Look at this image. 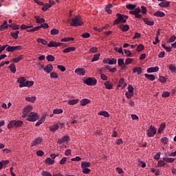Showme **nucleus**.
I'll return each instance as SVG.
<instances>
[{
  "instance_id": "28",
  "label": "nucleus",
  "mask_w": 176,
  "mask_h": 176,
  "mask_svg": "<svg viewBox=\"0 0 176 176\" xmlns=\"http://www.w3.org/2000/svg\"><path fill=\"white\" fill-rule=\"evenodd\" d=\"M169 70L172 74H176V66L174 64H170L168 65Z\"/></svg>"
},
{
  "instance_id": "60",
  "label": "nucleus",
  "mask_w": 176,
  "mask_h": 176,
  "mask_svg": "<svg viewBox=\"0 0 176 176\" xmlns=\"http://www.w3.org/2000/svg\"><path fill=\"white\" fill-rule=\"evenodd\" d=\"M57 68L61 71V72H65V67L63 66V65H58L57 66Z\"/></svg>"
},
{
  "instance_id": "43",
  "label": "nucleus",
  "mask_w": 176,
  "mask_h": 176,
  "mask_svg": "<svg viewBox=\"0 0 176 176\" xmlns=\"http://www.w3.org/2000/svg\"><path fill=\"white\" fill-rule=\"evenodd\" d=\"M12 30H20V26L16 23H12L9 25Z\"/></svg>"
},
{
  "instance_id": "44",
  "label": "nucleus",
  "mask_w": 176,
  "mask_h": 176,
  "mask_svg": "<svg viewBox=\"0 0 176 176\" xmlns=\"http://www.w3.org/2000/svg\"><path fill=\"white\" fill-rule=\"evenodd\" d=\"M164 129H166V124H162L157 131V133L160 134V133H162V131H163Z\"/></svg>"
},
{
  "instance_id": "27",
  "label": "nucleus",
  "mask_w": 176,
  "mask_h": 176,
  "mask_svg": "<svg viewBox=\"0 0 176 176\" xmlns=\"http://www.w3.org/2000/svg\"><path fill=\"white\" fill-rule=\"evenodd\" d=\"M158 6L160 8H168V6H170V2H168V1H163V2L160 3L158 4Z\"/></svg>"
},
{
  "instance_id": "16",
  "label": "nucleus",
  "mask_w": 176,
  "mask_h": 176,
  "mask_svg": "<svg viewBox=\"0 0 176 176\" xmlns=\"http://www.w3.org/2000/svg\"><path fill=\"white\" fill-rule=\"evenodd\" d=\"M157 71H159V67L157 66H155L154 67H149L147 69L148 74H152V72H157Z\"/></svg>"
},
{
  "instance_id": "61",
  "label": "nucleus",
  "mask_w": 176,
  "mask_h": 176,
  "mask_svg": "<svg viewBox=\"0 0 176 176\" xmlns=\"http://www.w3.org/2000/svg\"><path fill=\"white\" fill-rule=\"evenodd\" d=\"M47 61H54V56L53 55H48L46 57Z\"/></svg>"
},
{
  "instance_id": "3",
  "label": "nucleus",
  "mask_w": 176,
  "mask_h": 176,
  "mask_svg": "<svg viewBox=\"0 0 176 176\" xmlns=\"http://www.w3.org/2000/svg\"><path fill=\"white\" fill-rule=\"evenodd\" d=\"M70 25L72 27H80L83 25V21H82V18L79 16H75L74 18L72 19Z\"/></svg>"
},
{
  "instance_id": "24",
  "label": "nucleus",
  "mask_w": 176,
  "mask_h": 176,
  "mask_svg": "<svg viewBox=\"0 0 176 176\" xmlns=\"http://www.w3.org/2000/svg\"><path fill=\"white\" fill-rule=\"evenodd\" d=\"M34 19H36V23H37V24H42L43 23H45V21L44 18H40L38 16H35Z\"/></svg>"
},
{
  "instance_id": "12",
  "label": "nucleus",
  "mask_w": 176,
  "mask_h": 176,
  "mask_svg": "<svg viewBox=\"0 0 176 176\" xmlns=\"http://www.w3.org/2000/svg\"><path fill=\"white\" fill-rule=\"evenodd\" d=\"M75 74H77V75H80V76H83L85 74H86V70L82 68H77L75 69Z\"/></svg>"
},
{
  "instance_id": "63",
  "label": "nucleus",
  "mask_w": 176,
  "mask_h": 176,
  "mask_svg": "<svg viewBox=\"0 0 176 176\" xmlns=\"http://www.w3.org/2000/svg\"><path fill=\"white\" fill-rule=\"evenodd\" d=\"M162 97H163L164 98H166L167 97H170V92H168V91L163 92V94L162 95Z\"/></svg>"
},
{
  "instance_id": "5",
  "label": "nucleus",
  "mask_w": 176,
  "mask_h": 176,
  "mask_svg": "<svg viewBox=\"0 0 176 176\" xmlns=\"http://www.w3.org/2000/svg\"><path fill=\"white\" fill-rule=\"evenodd\" d=\"M38 119H39V116L35 112H30L29 115H28L27 120H28V122H36Z\"/></svg>"
},
{
  "instance_id": "33",
  "label": "nucleus",
  "mask_w": 176,
  "mask_h": 176,
  "mask_svg": "<svg viewBox=\"0 0 176 176\" xmlns=\"http://www.w3.org/2000/svg\"><path fill=\"white\" fill-rule=\"evenodd\" d=\"M162 160H163L164 162H166V163H173V162L175 160V159L171 158V157H164L162 158Z\"/></svg>"
},
{
  "instance_id": "51",
  "label": "nucleus",
  "mask_w": 176,
  "mask_h": 176,
  "mask_svg": "<svg viewBox=\"0 0 176 176\" xmlns=\"http://www.w3.org/2000/svg\"><path fill=\"white\" fill-rule=\"evenodd\" d=\"M133 61H134L133 58H127L125 60V64L126 65H130V64H131V63H133Z\"/></svg>"
},
{
  "instance_id": "11",
  "label": "nucleus",
  "mask_w": 176,
  "mask_h": 176,
  "mask_svg": "<svg viewBox=\"0 0 176 176\" xmlns=\"http://www.w3.org/2000/svg\"><path fill=\"white\" fill-rule=\"evenodd\" d=\"M43 141L42 138L38 137L36 138L32 143H31V146H36V145H39Z\"/></svg>"
},
{
  "instance_id": "7",
  "label": "nucleus",
  "mask_w": 176,
  "mask_h": 176,
  "mask_svg": "<svg viewBox=\"0 0 176 176\" xmlns=\"http://www.w3.org/2000/svg\"><path fill=\"white\" fill-rule=\"evenodd\" d=\"M21 49H23V47L21 45H17V46L8 45V47L6 48V51L12 53L13 52H16V50H21Z\"/></svg>"
},
{
  "instance_id": "8",
  "label": "nucleus",
  "mask_w": 176,
  "mask_h": 176,
  "mask_svg": "<svg viewBox=\"0 0 176 176\" xmlns=\"http://www.w3.org/2000/svg\"><path fill=\"white\" fill-rule=\"evenodd\" d=\"M156 128L152 125L150 126V128L147 131L148 137H155V134H156Z\"/></svg>"
},
{
  "instance_id": "4",
  "label": "nucleus",
  "mask_w": 176,
  "mask_h": 176,
  "mask_svg": "<svg viewBox=\"0 0 176 176\" xmlns=\"http://www.w3.org/2000/svg\"><path fill=\"white\" fill-rule=\"evenodd\" d=\"M23 122L21 120H12L8 124V128L12 129V127H21V126H23Z\"/></svg>"
},
{
  "instance_id": "62",
  "label": "nucleus",
  "mask_w": 176,
  "mask_h": 176,
  "mask_svg": "<svg viewBox=\"0 0 176 176\" xmlns=\"http://www.w3.org/2000/svg\"><path fill=\"white\" fill-rule=\"evenodd\" d=\"M91 170L87 168H82V173L83 174H89Z\"/></svg>"
},
{
  "instance_id": "23",
  "label": "nucleus",
  "mask_w": 176,
  "mask_h": 176,
  "mask_svg": "<svg viewBox=\"0 0 176 176\" xmlns=\"http://www.w3.org/2000/svg\"><path fill=\"white\" fill-rule=\"evenodd\" d=\"M19 34H20V31H19V30L10 32V35L12 38H14V39H18L19 38Z\"/></svg>"
},
{
  "instance_id": "34",
  "label": "nucleus",
  "mask_w": 176,
  "mask_h": 176,
  "mask_svg": "<svg viewBox=\"0 0 176 176\" xmlns=\"http://www.w3.org/2000/svg\"><path fill=\"white\" fill-rule=\"evenodd\" d=\"M8 21H5L2 25L0 26V30L3 31L4 30H6L8 28Z\"/></svg>"
},
{
  "instance_id": "20",
  "label": "nucleus",
  "mask_w": 176,
  "mask_h": 176,
  "mask_svg": "<svg viewBox=\"0 0 176 176\" xmlns=\"http://www.w3.org/2000/svg\"><path fill=\"white\" fill-rule=\"evenodd\" d=\"M45 119H46V116L43 115V116H41V118L40 120H38L37 121V122L36 123V126L38 127V126H41V124L43 122H45Z\"/></svg>"
},
{
  "instance_id": "17",
  "label": "nucleus",
  "mask_w": 176,
  "mask_h": 176,
  "mask_svg": "<svg viewBox=\"0 0 176 176\" xmlns=\"http://www.w3.org/2000/svg\"><path fill=\"white\" fill-rule=\"evenodd\" d=\"M90 102H91L90 100L87 98L82 99L80 101V105H82V107H85V105H87V104H90Z\"/></svg>"
},
{
  "instance_id": "29",
  "label": "nucleus",
  "mask_w": 176,
  "mask_h": 176,
  "mask_svg": "<svg viewBox=\"0 0 176 176\" xmlns=\"http://www.w3.org/2000/svg\"><path fill=\"white\" fill-rule=\"evenodd\" d=\"M126 9H128V10H134V9H135V8H137V4H127L126 6Z\"/></svg>"
},
{
  "instance_id": "35",
  "label": "nucleus",
  "mask_w": 176,
  "mask_h": 176,
  "mask_svg": "<svg viewBox=\"0 0 176 176\" xmlns=\"http://www.w3.org/2000/svg\"><path fill=\"white\" fill-rule=\"evenodd\" d=\"M45 163H46V164H49V166H52V165L54 164V160H52V158H50V157H47L45 160Z\"/></svg>"
},
{
  "instance_id": "47",
  "label": "nucleus",
  "mask_w": 176,
  "mask_h": 176,
  "mask_svg": "<svg viewBox=\"0 0 176 176\" xmlns=\"http://www.w3.org/2000/svg\"><path fill=\"white\" fill-rule=\"evenodd\" d=\"M124 52L127 57H133V54L131 53V51L129 50H124Z\"/></svg>"
},
{
  "instance_id": "10",
  "label": "nucleus",
  "mask_w": 176,
  "mask_h": 176,
  "mask_svg": "<svg viewBox=\"0 0 176 176\" xmlns=\"http://www.w3.org/2000/svg\"><path fill=\"white\" fill-rule=\"evenodd\" d=\"M69 140V136L65 135L62 138L58 140L57 144L59 145H61V144H65L66 142H68Z\"/></svg>"
},
{
  "instance_id": "50",
  "label": "nucleus",
  "mask_w": 176,
  "mask_h": 176,
  "mask_svg": "<svg viewBox=\"0 0 176 176\" xmlns=\"http://www.w3.org/2000/svg\"><path fill=\"white\" fill-rule=\"evenodd\" d=\"M118 67H122L123 64H124V58H118Z\"/></svg>"
},
{
  "instance_id": "45",
  "label": "nucleus",
  "mask_w": 176,
  "mask_h": 176,
  "mask_svg": "<svg viewBox=\"0 0 176 176\" xmlns=\"http://www.w3.org/2000/svg\"><path fill=\"white\" fill-rule=\"evenodd\" d=\"M50 78L52 79H57V78H58V75H57V73L52 72L50 74Z\"/></svg>"
},
{
  "instance_id": "53",
  "label": "nucleus",
  "mask_w": 176,
  "mask_h": 176,
  "mask_svg": "<svg viewBox=\"0 0 176 176\" xmlns=\"http://www.w3.org/2000/svg\"><path fill=\"white\" fill-rule=\"evenodd\" d=\"M54 113L55 115H60V113H63V109H55L54 110Z\"/></svg>"
},
{
  "instance_id": "46",
  "label": "nucleus",
  "mask_w": 176,
  "mask_h": 176,
  "mask_svg": "<svg viewBox=\"0 0 176 176\" xmlns=\"http://www.w3.org/2000/svg\"><path fill=\"white\" fill-rule=\"evenodd\" d=\"M23 60V55H20L17 58H14L12 59L13 63H19V61Z\"/></svg>"
},
{
  "instance_id": "15",
  "label": "nucleus",
  "mask_w": 176,
  "mask_h": 176,
  "mask_svg": "<svg viewBox=\"0 0 176 176\" xmlns=\"http://www.w3.org/2000/svg\"><path fill=\"white\" fill-rule=\"evenodd\" d=\"M98 115L99 116H104V118H109L111 116V114L109 113L107 111H101L98 113Z\"/></svg>"
},
{
  "instance_id": "41",
  "label": "nucleus",
  "mask_w": 176,
  "mask_h": 176,
  "mask_svg": "<svg viewBox=\"0 0 176 176\" xmlns=\"http://www.w3.org/2000/svg\"><path fill=\"white\" fill-rule=\"evenodd\" d=\"M100 54H96L94 56L93 58L91 59V63H94L95 61H98L100 59Z\"/></svg>"
},
{
  "instance_id": "1",
  "label": "nucleus",
  "mask_w": 176,
  "mask_h": 176,
  "mask_svg": "<svg viewBox=\"0 0 176 176\" xmlns=\"http://www.w3.org/2000/svg\"><path fill=\"white\" fill-rule=\"evenodd\" d=\"M17 83H19V87H31L34 86V81H30L25 77H21L17 79Z\"/></svg>"
},
{
  "instance_id": "57",
  "label": "nucleus",
  "mask_w": 176,
  "mask_h": 176,
  "mask_svg": "<svg viewBox=\"0 0 176 176\" xmlns=\"http://www.w3.org/2000/svg\"><path fill=\"white\" fill-rule=\"evenodd\" d=\"M125 96H126V97H127L128 98H131V97H133V96H134V93H131V92L126 91V92L125 93Z\"/></svg>"
},
{
  "instance_id": "42",
  "label": "nucleus",
  "mask_w": 176,
  "mask_h": 176,
  "mask_svg": "<svg viewBox=\"0 0 176 176\" xmlns=\"http://www.w3.org/2000/svg\"><path fill=\"white\" fill-rule=\"evenodd\" d=\"M9 67L11 72H12V74H16V66L14 64L11 63Z\"/></svg>"
},
{
  "instance_id": "18",
  "label": "nucleus",
  "mask_w": 176,
  "mask_h": 176,
  "mask_svg": "<svg viewBox=\"0 0 176 176\" xmlns=\"http://www.w3.org/2000/svg\"><path fill=\"white\" fill-rule=\"evenodd\" d=\"M119 28H120L123 32H126V31L130 30V26L129 25H120Z\"/></svg>"
},
{
  "instance_id": "58",
  "label": "nucleus",
  "mask_w": 176,
  "mask_h": 176,
  "mask_svg": "<svg viewBox=\"0 0 176 176\" xmlns=\"http://www.w3.org/2000/svg\"><path fill=\"white\" fill-rule=\"evenodd\" d=\"M40 26V28H43L44 30H47L49 28V25L47 23H42Z\"/></svg>"
},
{
  "instance_id": "19",
  "label": "nucleus",
  "mask_w": 176,
  "mask_h": 176,
  "mask_svg": "<svg viewBox=\"0 0 176 176\" xmlns=\"http://www.w3.org/2000/svg\"><path fill=\"white\" fill-rule=\"evenodd\" d=\"M142 20H143L144 23H145V24H146L147 25L152 26V25H154V24H155V21H149V20H148V18H142Z\"/></svg>"
},
{
  "instance_id": "59",
  "label": "nucleus",
  "mask_w": 176,
  "mask_h": 176,
  "mask_svg": "<svg viewBox=\"0 0 176 176\" xmlns=\"http://www.w3.org/2000/svg\"><path fill=\"white\" fill-rule=\"evenodd\" d=\"M162 142L164 144V145L167 144L168 142V138L167 137L162 138L161 139Z\"/></svg>"
},
{
  "instance_id": "32",
  "label": "nucleus",
  "mask_w": 176,
  "mask_h": 176,
  "mask_svg": "<svg viewBox=\"0 0 176 176\" xmlns=\"http://www.w3.org/2000/svg\"><path fill=\"white\" fill-rule=\"evenodd\" d=\"M104 86L106 89H108V90H111V89L113 88V85L109 82V81H107L106 82H104Z\"/></svg>"
},
{
  "instance_id": "9",
  "label": "nucleus",
  "mask_w": 176,
  "mask_h": 176,
  "mask_svg": "<svg viewBox=\"0 0 176 176\" xmlns=\"http://www.w3.org/2000/svg\"><path fill=\"white\" fill-rule=\"evenodd\" d=\"M117 60L116 58H104L103 59V63L104 64H109V65H113L115 64H116L117 63Z\"/></svg>"
},
{
  "instance_id": "52",
  "label": "nucleus",
  "mask_w": 176,
  "mask_h": 176,
  "mask_svg": "<svg viewBox=\"0 0 176 176\" xmlns=\"http://www.w3.org/2000/svg\"><path fill=\"white\" fill-rule=\"evenodd\" d=\"M166 166V162L164 160L158 161L157 166L158 167H164Z\"/></svg>"
},
{
  "instance_id": "37",
  "label": "nucleus",
  "mask_w": 176,
  "mask_h": 176,
  "mask_svg": "<svg viewBox=\"0 0 176 176\" xmlns=\"http://www.w3.org/2000/svg\"><path fill=\"white\" fill-rule=\"evenodd\" d=\"M112 4H108L106 7H105V10L107 12V13H109V14H111V13H112V10H111V8H112Z\"/></svg>"
},
{
  "instance_id": "64",
  "label": "nucleus",
  "mask_w": 176,
  "mask_h": 176,
  "mask_svg": "<svg viewBox=\"0 0 176 176\" xmlns=\"http://www.w3.org/2000/svg\"><path fill=\"white\" fill-rule=\"evenodd\" d=\"M81 36L82 38H90V33L89 32H85L81 34Z\"/></svg>"
},
{
  "instance_id": "39",
  "label": "nucleus",
  "mask_w": 176,
  "mask_h": 176,
  "mask_svg": "<svg viewBox=\"0 0 176 176\" xmlns=\"http://www.w3.org/2000/svg\"><path fill=\"white\" fill-rule=\"evenodd\" d=\"M129 13L130 14H137L141 13V8H137L135 10L130 11Z\"/></svg>"
},
{
  "instance_id": "49",
  "label": "nucleus",
  "mask_w": 176,
  "mask_h": 176,
  "mask_svg": "<svg viewBox=\"0 0 176 176\" xmlns=\"http://www.w3.org/2000/svg\"><path fill=\"white\" fill-rule=\"evenodd\" d=\"M71 41H74V38H72V37H67V38H62L60 40V41H62V42H71Z\"/></svg>"
},
{
  "instance_id": "26",
  "label": "nucleus",
  "mask_w": 176,
  "mask_h": 176,
  "mask_svg": "<svg viewBox=\"0 0 176 176\" xmlns=\"http://www.w3.org/2000/svg\"><path fill=\"white\" fill-rule=\"evenodd\" d=\"M133 74L137 72L138 75H141V74H142V68L135 67L133 69Z\"/></svg>"
},
{
  "instance_id": "25",
  "label": "nucleus",
  "mask_w": 176,
  "mask_h": 176,
  "mask_svg": "<svg viewBox=\"0 0 176 176\" xmlns=\"http://www.w3.org/2000/svg\"><path fill=\"white\" fill-rule=\"evenodd\" d=\"M153 16H155V17H164V16H166V14H164V12L162 11H157L153 14Z\"/></svg>"
},
{
  "instance_id": "6",
  "label": "nucleus",
  "mask_w": 176,
  "mask_h": 176,
  "mask_svg": "<svg viewBox=\"0 0 176 176\" xmlns=\"http://www.w3.org/2000/svg\"><path fill=\"white\" fill-rule=\"evenodd\" d=\"M84 83L87 86H96L97 85V79L94 77H89L84 80Z\"/></svg>"
},
{
  "instance_id": "31",
  "label": "nucleus",
  "mask_w": 176,
  "mask_h": 176,
  "mask_svg": "<svg viewBox=\"0 0 176 176\" xmlns=\"http://www.w3.org/2000/svg\"><path fill=\"white\" fill-rule=\"evenodd\" d=\"M91 163L89 162H82L81 163V168H87V167H90Z\"/></svg>"
},
{
  "instance_id": "14",
  "label": "nucleus",
  "mask_w": 176,
  "mask_h": 176,
  "mask_svg": "<svg viewBox=\"0 0 176 176\" xmlns=\"http://www.w3.org/2000/svg\"><path fill=\"white\" fill-rule=\"evenodd\" d=\"M60 128V126L58 124H55L53 126H51L50 127V131H51V133H56V131H57V130Z\"/></svg>"
},
{
  "instance_id": "2",
  "label": "nucleus",
  "mask_w": 176,
  "mask_h": 176,
  "mask_svg": "<svg viewBox=\"0 0 176 176\" xmlns=\"http://www.w3.org/2000/svg\"><path fill=\"white\" fill-rule=\"evenodd\" d=\"M116 17L117 19L114 21V25H117L118 24H124V23L127 21V19H129V16L120 13L116 14Z\"/></svg>"
},
{
  "instance_id": "30",
  "label": "nucleus",
  "mask_w": 176,
  "mask_h": 176,
  "mask_svg": "<svg viewBox=\"0 0 176 176\" xmlns=\"http://www.w3.org/2000/svg\"><path fill=\"white\" fill-rule=\"evenodd\" d=\"M76 48L75 47H69L63 50V53H69L71 52H75Z\"/></svg>"
},
{
  "instance_id": "13",
  "label": "nucleus",
  "mask_w": 176,
  "mask_h": 176,
  "mask_svg": "<svg viewBox=\"0 0 176 176\" xmlns=\"http://www.w3.org/2000/svg\"><path fill=\"white\" fill-rule=\"evenodd\" d=\"M43 69L45 72H47V74H50V72H52V71L54 69L53 65L48 64L45 66V67H44Z\"/></svg>"
},
{
  "instance_id": "56",
  "label": "nucleus",
  "mask_w": 176,
  "mask_h": 176,
  "mask_svg": "<svg viewBox=\"0 0 176 176\" xmlns=\"http://www.w3.org/2000/svg\"><path fill=\"white\" fill-rule=\"evenodd\" d=\"M32 25H24L23 24L21 26V30H27L28 28H32Z\"/></svg>"
},
{
  "instance_id": "48",
  "label": "nucleus",
  "mask_w": 176,
  "mask_h": 176,
  "mask_svg": "<svg viewBox=\"0 0 176 176\" xmlns=\"http://www.w3.org/2000/svg\"><path fill=\"white\" fill-rule=\"evenodd\" d=\"M144 49H145V46H144V45H142V44H140V45H138L136 50L138 52H142V50H144Z\"/></svg>"
},
{
  "instance_id": "21",
  "label": "nucleus",
  "mask_w": 176,
  "mask_h": 176,
  "mask_svg": "<svg viewBox=\"0 0 176 176\" xmlns=\"http://www.w3.org/2000/svg\"><path fill=\"white\" fill-rule=\"evenodd\" d=\"M144 76H145V78H146V79H148V80H151V82H153V80H155V79H156V76H155V75H153V74H145Z\"/></svg>"
},
{
  "instance_id": "36",
  "label": "nucleus",
  "mask_w": 176,
  "mask_h": 176,
  "mask_svg": "<svg viewBox=\"0 0 176 176\" xmlns=\"http://www.w3.org/2000/svg\"><path fill=\"white\" fill-rule=\"evenodd\" d=\"M25 100L29 101L30 102H35V101L36 100V97L35 96L26 97Z\"/></svg>"
},
{
  "instance_id": "54",
  "label": "nucleus",
  "mask_w": 176,
  "mask_h": 176,
  "mask_svg": "<svg viewBox=\"0 0 176 176\" xmlns=\"http://www.w3.org/2000/svg\"><path fill=\"white\" fill-rule=\"evenodd\" d=\"M60 31L57 29H52L51 30V35H58Z\"/></svg>"
},
{
  "instance_id": "22",
  "label": "nucleus",
  "mask_w": 176,
  "mask_h": 176,
  "mask_svg": "<svg viewBox=\"0 0 176 176\" xmlns=\"http://www.w3.org/2000/svg\"><path fill=\"white\" fill-rule=\"evenodd\" d=\"M31 111H32V107L27 106L23 109V113L30 115V112H31Z\"/></svg>"
},
{
  "instance_id": "55",
  "label": "nucleus",
  "mask_w": 176,
  "mask_h": 176,
  "mask_svg": "<svg viewBox=\"0 0 176 176\" xmlns=\"http://www.w3.org/2000/svg\"><path fill=\"white\" fill-rule=\"evenodd\" d=\"M98 50V48H97L96 47H93L90 48L89 52V53H97Z\"/></svg>"
},
{
  "instance_id": "38",
  "label": "nucleus",
  "mask_w": 176,
  "mask_h": 176,
  "mask_svg": "<svg viewBox=\"0 0 176 176\" xmlns=\"http://www.w3.org/2000/svg\"><path fill=\"white\" fill-rule=\"evenodd\" d=\"M48 47H57V43L54 41H51L50 43L47 44Z\"/></svg>"
},
{
  "instance_id": "40",
  "label": "nucleus",
  "mask_w": 176,
  "mask_h": 176,
  "mask_svg": "<svg viewBox=\"0 0 176 176\" xmlns=\"http://www.w3.org/2000/svg\"><path fill=\"white\" fill-rule=\"evenodd\" d=\"M79 102V99H73V100H70L68 102V104H69V105H75V104H78Z\"/></svg>"
}]
</instances>
